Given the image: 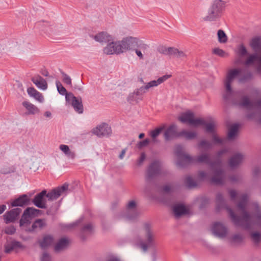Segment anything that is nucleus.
Wrapping results in <instances>:
<instances>
[{
	"instance_id": "nucleus-1",
	"label": "nucleus",
	"mask_w": 261,
	"mask_h": 261,
	"mask_svg": "<svg viewBox=\"0 0 261 261\" xmlns=\"http://www.w3.org/2000/svg\"><path fill=\"white\" fill-rule=\"evenodd\" d=\"M229 194L232 199L234 200L236 197L240 200L238 204V208L240 212L241 217L236 216L233 211L229 209V212L232 220L237 225H243L245 227H248L249 224L256 219V217L249 215L245 211V206L247 200V196L238 194L234 190H230Z\"/></svg>"
},
{
	"instance_id": "nucleus-2",
	"label": "nucleus",
	"mask_w": 261,
	"mask_h": 261,
	"mask_svg": "<svg viewBox=\"0 0 261 261\" xmlns=\"http://www.w3.org/2000/svg\"><path fill=\"white\" fill-rule=\"evenodd\" d=\"M155 235L150 225L145 224L134 236L132 242L137 247L146 251L148 248L154 246Z\"/></svg>"
},
{
	"instance_id": "nucleus-3",
	"label": "nucleus",
	"mask_w": 261,
	"mask_h": 261,
	"mask_svg": "<svg viewBox=\"0 0 261 261\" xmlns=\"http://www.w3.org/2000/svg\"><path fill=\"white\" fill-rule=\"evenodd\" d=\"M109 49H146L150 47L146 40L133 36L123 37L122 40L115 39L107 44Z\"/></svg>"
},
{
	"instance_id": "nucleus-4",
	"label": "nucleus",
	"mask_w": 261,
	"mask_h": 261,
	"mask_svg": "<svg viewBox=\"0 0 261 261\" xmlns=\"http://www.w3.org/2000/svg\"><path fill=\"white\" fill-rule=\"evenodd\" d=\"M211 166V174L204 171L199 173L198 177L201 180L210 179L213 183L222 184L224 181L225 176L220 162L213 163Z\"/></svg>"
},
{
	"instance_id": "nucleus-5",
	"label": "nucleus",
	"mask_w": 261,
	"mask_h": 261,
	"mask_svg": "<svg viewBox=\"0 0 261 261\" xmlns=\"http://www.w3.org/2000/svg\"><path fill=\"white\" fill-rule=\"evenodd\" d=\"M226 2L223 0H214L209 7L203 19L206 21H215L222 15L226 7Z\"/></svg>"
},
{
	"instance_id": "nucleus-6",
	"label": "nucleus",
	"mask_w": 261,
	"mask_h": 261,
	"mask_svg": "<svg viewBox=\"0 0 261 261\" xmlns=\"http://www.w3.org/2000/svg\"><path fill=\"white\" fill-rule=\"evenodd\" d=\"M253 54H250L247 50H237V61L243 63L246 65H254L258 66L259 69L261 68V50H256Z\"/></svg>"
},
{
	"instance_id": "nucleus-7",
	"label": "nucleus",
	"mask_w": 261,
	"mask_h": 261,
	"mask_svg": "<svg viewBox=\"0 0 261 261\" xmlns=\"http://www.w3.org/2000/svg\"><path fill=\"white\" fill-rule=\"evenodd\" d=\"M244 74V71L241 69H233L230 70L226 75L224 81L225 91L224 97L225 99L230 98L233 95V91L232 89V84L237 78H240Z\"/></svg>"
},
{
	"instance_id": "nucleus-8",
	"label": "nucleus",
	"mask_w": 261,
	"mask_h": 261,
	"mask_svg": "<svg viewBox=\"0 0 261 261\" xmlns=\"http://www.w3.org/2000/svg\"><path fill=\"white\" fill-rule=\"evenodd\" d=\"M178 120L182 123H187L194 126L204 124V119L195 118L194 114L190 111L181 113L178 117Z\"/></svg>"
},
{
	"instance_id": "nucleus-9",
	"label": "nucleus",
	"mask_w": 261,
	"mask_h": 261,
	"mask_svg": "<svg viewBox=\"0 0 261 261\" xmlns=\"http://www.w3.org/2000/svg\"><path fill=\"white\" fill-rule=\"evenodd\" d=\"M92 133L98 137H109L112 134V130L108 124L102 123L93 128Z\"/></svg>"
},
{
	"instance_id": "nucleus-10",
	"label": "nucleus",
	"mask_w": 261,
	"mask_h": 261,
	"mask_svg": "<svg viewBox=\"0 0 261 261\" xmlns=\"http://www.w3.org/2000/svg\"><path fill=\"white\" fill-rule=\"evenodd\" d=\"M66 101L71 103L76 112L79 114L83 113V107L81 98H77L70 93L66 95Z\"/></svg>"
},
{
	"instance_id": "nucleus-11",
	"label": "nucleus",
	"mask_w": 261,
	"mask_h": 261,
	"mask_svg": "<svg viewBox=\"0 0 261 261\" xmlns=\"http://www.w3.org/2000/svg\"><path fill=\"white\" fill-rule=\"evenodd\" d=\"M161 170V164L159 161L152 162L148 167L146 173V178L151 179L158 175Z\"/></svg>"
},
{
	"instance_id": "nucleus-12",
	"label": "nucleus",
	"mask_w": 261,
	"mask_h": 261,
	"mask_svg": "<svg viewBox=\"0 0 261 261\" xmlns=\"http://www.w3.org/2000/svg\"><path fill=\"white\" fill-rule=\"evenodd\" d=\"M90 37L96 42L102 44L106 42H108V44L110 42L115 40L111 35L105 31L100 32L94 35H90Z\"/></svg>"
},
{
	"instance_id": "nucleus-13",
	"label": "nucleus",
	"mask_w": 261,
	"mask_h": 261,
	"mask_svg": "<svg viewBox=\"0 0 261 261\" xmlns=\"http://www.w3.org/2000/svg\"><path fill=\"white\" fill-rule=\"evenodd\" d=\"M204 125L206 132L212 133L213 135V140L216 144H222L225 141V139H221L218 137L217 135L215 133L216 123L214 121H212L207 124H206L204 121Z\"/></svg>"
},
{
	"instance_id": "nucleus-14",
	"label": "nucleus",
	"mask_w": 261,
	"mask_h": 261,
	"mask_svg": "<svg viewBox=\"0 0 261 261\" xmlns=\"http://www.w3.org/2000/svg\"><path fill=\"white\" fill-rule=\"evenodd\" d=\"M212 230L215 236L219 238L225 237L227 233V228L223 223L220 222L215 223L213 225Z\"/></svg>"
},
{
	"instance_id": "nucleus-15",
	"label": "nucleus",
	"mask_w": 261,
	"mask_h": 261,
	"mask_svg": "<svg viewBox=\"0 0 261 261\" xmlns=\"http://www.w3.org/2000/svg\"><path fill=\"white\" fill-rule=\"evenodd\" d=\"M21 211L20 208H15L7 212L3 216L6 223L13 222L17 220Z\"/></svg>"
},
{
	"instance_id": "nucleus-16",
	"label": "nucleus",
	"mask_w": 261,
	"mask_h": 261,
	"mask_svg": "<svg viewBox=\"0 0 261 261\" xmlns=\"http://www.w3.org/2000/svg\"><path fill=\"white\" fill-rule=\"evenodd\" d=\"M68 190V185H64L61 187H59L50 191L47 194L46 193V197L49 200H53L57 199L60 196L64 194Z\"/></svg>"
},
{
	"instance_id": "nucleus-17",
	"label": "nucleus",
	"mask_w": 261,
	"mask_h": 261,
	"mask_svg": "<svg viewBox=\"0 0 261 261\" xmlns=\"http://www.w3.org/2000/svg\"><path fill=\"white\" fill-rule=\"evenodd\" d=\"M25 246L20 242L18 241H12L8 243L5 245V251L6 253H9L12 251L18 252L24 249Z\"/></svg>"
},
{
	"instance_id": "nucleus-18",
	"label": "nucleus",
	"mask_w": 261,
	"mask_h": 261,
	"mask_svg": "<svg viewBox=\"0 0 261 261\" xmlns=\"http://www.w3.org/2000/svg\"><path fill=\"white\" fill-rule=\"evenodd\" d=\"M176 154L178 159L179 160L177 163L178 166H182L185 163L192 162V159L182 150L180 146L177 147Z\"/></svg>"
},
{
	"instance_id": "nucleus-19",
	"label": "nucleus",
	"mask_w": 261,
	"mask_h": 261,
	"mask_svg": "<svg viewBox=\"0 0 261 261\" xmlns=\"http://www.w3.org/2000/svg\"><path fill=\"white\" fill-rule=\"evenodd\" d=\"M239 105L249 110H252L261 107V101L253 102L250 101L247 97H243Z\"/></svg>"
},
{
	"instance_id": "nucleus-20",
	"label": "nucleus",
	"mask_w": 261,
	"mask_h": 261,
	"mask_svg": "<svg viewBox=\"0 0 261 261\" xmlns=\"http://www.w3.org/2000/svg\"><path fill=\"white\" fill-rule=\"evenodd\" d=\"M136 203L135 201L132 200L128 203L126 208L127 214L125 216L126 218L128 220H133L137 216L136 212Z\"/></svg>"
},
{
	"instance_id": "nucleus-21",
	"label": "nucleus",
	"mask_w": 261,
	"mask_h": 261,
	"mask_svg": "<svg viewBox=\"0 0 261 261\" xmlns=\"http://www.w3.org/2000/svg\"><path fill=\"white\" fill-rule=\"evenodd\" d=\"M31 80L36 87L40 90L44 91L48 88L46 80L39 75L34 76Z\"/></svg>"
},
{
	"instance_id": "nucleus-22",
	"label": "nucleus",
	"mask_w": 261,
	"mask_h": 261,
	"mask_svg": "<svg viewBox=\"0 0 261 261\" xmlns=\"http://www.w3.org/2000/svg\"><path fill=\"white\" fill-rule=\"evenodd\" d=\"M172 76L171 74H166L163 75L162 77H159L156 80H153L149 82H148L145 84V88L147 90V91L151 88H153L154 87H157L159 85L164 83L165 81L169 79Z\"/></svg>"
},
{
	"instance_id": "nucleus-23",
	"label": "nucleus",
	"mask_w": 261,
	"mask_h": 261,
	"mask_svg": "<svg viewBox=\"0 0 261 261\" xmlns=\"http://www.w3.org/2000/svg\"><path fill=\"white\" fill-rule=\"evenodd\" d=\"M46 191L43 190L35 197L33 202L38 207L41 208L45 207L46 201L44 197L46 196Z\"/></svg>"
},
{
	"instance_id": "nucleus-24",
	"label": "nucleus",
	"mask_w": 261,
	"mask_h": 261,
	"mask_svg": "<svg viewBox=\"0 0 261 261\" xmlns=\"http://www.w3.org/2000/svg\"><path fill=\"white\" fill-rule=\"evenodd\" d=\"M27 92L30 97L34 98L39 103H43L45 99L43 95L37 91L34 87H29L27 89Z\"/></svg>"
},
{
	"instance_id": "nucleus-25",
	"label": "nucleus",
	"mask_w": 261,
	"mask_h": 261,
	"mask_svg": "<svg viewBox=\"0 0 261 261\" xmlns=\"http://www.w3.org/2000/svg\"><path fill=\"white\" fill-rule=\"evenodd\" d=\"M69 243V240L67 238H62L55 244L54 247L55 251L57 252H60L64 250L67 248Z\"/></svg>"
},
{
	"instance_id": "nucleus-26",
	"label": "nucleus",
	"mask_w": 261,
	"mask_h": 261,
	"mask_svg": "<svg viewBox=\"0 0 261 261\" xmlns=\"http://www.w3.org/2000/svg\"><path fill=\"white\" fill-rule=\"evenodd\" d=\"M248 46L252 49H261V35L251 37L248 41Z\"/></svg>"
},
{
	"instance_id": "nucleus-27",
	"label": "nucleus",
	"mask_w": 261,
	"mask_h": 261,
	"mask_svg": "<svg viewBox=\"0 0 261 261\" xmlns=\"http://www.w3.org/2000/svg\"><path fill=\"white\" fill-rule=\"evenodd\" d=\"M30 201V197L25 194L20 196L18 198L13 200L11 202L12 206H22L27 205Z\"/></svg>"
},
{
	"instance_id": "nucleus-28",
	"label": "nucleus",
	"mask_w": 261,
	"mask_h": 261,
	"mask_svg": "<svg viewBox=\"0 0 261 261\" xmlns=\"http://www.w3.org/2000/svg\"><path fill=\"white\" fill-rule=\"evenodd\" d=\"M22 106L27 110L28 115H35L39 113V109L37 107L28 101H24L22 103Z\"/></svg>"
},
{
	"instance_id": "nucleus-29",
	"label": "nucleus",
	"mask_w": 261,
	"mask_h": 261,
	"mask_svg": "<svg viewBox=\"0 0 261 261\" xmlns=\"http://www.w3.org/2000/svg\"><path fill=\"white\" fill-rule=\"evenodd\" d=\"M162 53L170 58H182L186 56L182 50H163Z\"/></svg>"
},
{
	"instance_id": "nucleus-30",
	"label": "nucleus",
	"mask_w": 261,
	"mask_h": 261,
	"mask_svg": "<svg viewBox=\"0 0 261 261\" xmlns=\"http://www.w3.org/2000/svg\"><path fill=\"white\" fill-rule=\"evenodd\" d=\"M173 211L176 217H179L188 213V208L181 204H175L173 206Z\"/></svg>"
},
{
	"instance_id": "nucleus-31",
	"label": "nucleus",
	"mask_w": 261,
	"mask_h": 261,
	"mask_svg": "<svg viewBox=\"0 0 261 261\" xmlns=\"http://www.w3.org/2000/svg\"><path fill=\"white\" fill-rule=\"evenodd\" d=\"M244 156L241 153H236L232 156L229 161V166L234 168L238 166L243 160Z\"/></svg>"
},
{
	"instance_id": "nucleus-32",
	"label": "nucleus",
	"mask_w": 261,
	"mask_h": 261,
	"mask_svg": "<svg viewBox=\"0 0 261 261\" xmlns=\"http://www.w3.org/2000/svg\"><path fill=\"white\" fill-rule=\"evenodd\" d=\"M176 136V126L174 124L170 125L165 132L166 140H170Z\"/></svg>"
},
{
	"instance_id": "nucleus-33",
	"label": "nucleus",
	"mask_w": 261,
	"mask_h": 261,
	"mask_svg": "<svg viewBox=\"0 0 261 261\" xmlns=\"http://www.w3.org/2000/svg\"><path fill=\"white\" fill-rule=\"evenodd\" d=\"M54 238L52 236L46 235L43 237V239L39 241L40 246L42 248H45L53 244Z\"/></svg>"
},
{
	"instance_id": "nucleus-34",
	"label": "nucleus",
	"mask_w": 261,
	"mask_h": 261,
	"mask_svg": "<svg viewBox=\"0 0 261 261\" xmlns=\"http://www.w3.org/2000/svg\"><path fill=\"white\" fill-rule=\"evenodd\" d=\"M59 148L67 157L71 159L75 158V153L70 149L68 145L61 144L60 145Z\"/></svg>"
},
{
	"instance_id": "nucleus-35",
	"label": "nucleus",
	"mask_w": 261,
	"mask_h": 261,
	"mask_svg": "<svg viewBox=\"0 0 261 261\" xmlns=\"http://www.w3.org/2000/svg\"><path fill=\"white\" fill-rule=\"evenodd\" d=\"M93 226L91 223H88L84 226L81 232V237L84 238L86 235L89 234L93 231Z\"/></svg>"
},
{
	"instance_id": "nucleus-36",
	"label": "nucleus",
	"mask_w": 261,
	"mask_h": 261,
	"mask_svg": "<svg viewBox=\"0 0 261 261\" xmlns=\"http://www.w3.org/2000/svg\"><path fill=\"white\" fill-rule=\"evenodd\" d=\"M218 41L221 44H225L228 41V37L222 30H219L217 33Z\"/></svg>"
},
{
	"instance_id": "nucleus-37",
	"label": "nucleus",
	"mask_w": 261,
	"mask_h": 261,
	"mask_svg": "<svg viewBox=\"0 0 261 261\" xmlns=\"http://www.w3.org/2000/svg\"><path fill=\"white\" fill-rule=\"evenodd\" d=\"M239 125L237 124L232 125L228 130V138L229 139H233L237 134Z\"/></svg>"
},
{
	"instance_id": "nucleus-38",
	"label": "nucleus",
	"mask_w": 261,
	"mask_h": 261,
	"mask_svg": "<svg viewBox=\"0 0 261 261\" xmlns=\"http://www.w3.org/2000/svg\"><path fill=\"white\" fill-rule=\"evenodd\" d=\"M32 217L29 215V214L25 210L24 211V213L20 220V226H22L25 224L30 223V221L32 220Z\"/></svg>"
},
{
	"instance_id": "nucleus-39",
	"label": "nucleus",
	"mask_w": 261,
	"mask_h": 261,
	"mask_svg": "<svg viewBox=\"0 0 261 261\" xmlns=\"http://www.w3.org/2000/svg\"><path fill=\"white\" fill-rule=\"evenodd\" d=\"M179 135L183 136L187 139H192L196 137L197 133L194 131L182 130L179 133Z\"/></svg>"
},
{
	"instance_id": "nucleus-40",
	"label": "nucleus",
	"mask_w": 261,
	"mask_h": 261,
	"mask_svg": "<svg viewBox=\"0 0 261 261\" xmlns=\"http://www.w3.org/2000/svg\"><path fill=\"white\" fill-rule=\"evenodd\" d=\"M165 128V126L163 125L159 127L155 128L154 130L150 132V136L152 139L153 142L156 141V138L160 135L161 132Z\"/></svg>"
},
{
	"instance_id": "nucleus-41",
	"label": "nucleus",
	"mask_w": 261,
	"mask_h": 261,
	"mask_svg": "<svg viewBox=\"0 0 261 261\" xmlns=\"http://www.w3.org/2000/svg\"><path fill=\"white\" fill-rule=\"evenodd\" d=\"M210 156L206 153H203L197 156L196 161L199 163H205L210 164Z\"/></svg>"
},
{
	"instance_id": "nucleus-42",
	"label": "nucleus",
	"mask_w": 261,
	"mask_h": 261,
	"mask_svg": "<svg viewBox=\"0 0 261 261\" xmlns=\"http://www.w3.org/2000/svg\"><path fill=\"white\" fill-rule=\"evenodd\" d=\"M56 85L58 91L60 94L65 95L66 96V95L69 94L67 93L66 89L62 86L61 83L59 81H57L56 82Z\"/></svg>"
},
{
	"instance_id": "nucleus-43",
	"label": "nucleus",
	"mask_w": 261,
	"mask_h": 261,
	"mask_svg": "<svg viewBox=\"0 0 261 261\" xmlns=\"http://www.w3.org/2000/svg\"><path fill=\"white\" fill-rule=\"evenodd\" d=\"M26 211L29 214V215L32 217V218L38 216L40 213V210L33 207H28L26 209Z\"/></svg>"
},
{
	"instance_id": "nucleus-44",
	"label": "nucleus",
	"mask_w": 261,
	"mask_h": 261,
	"mask_svg": "<svg viewBox=\"0 0 261 261\" xmlns=\"http://www.w3.org/2000/svg\"><path fill=\"white\" fill-rule=\"evenodd\" d=\"M45 223L43 220L39 219L36 220L32 225V229H40L42 228Z\"/></svg>"
},
{
	"instance_id": "nucleus-45",
	"label": "nucleus",
	"mask_w": 261,
	"mask_h": 261,
	"mask_svg": "<svg viewBox=\"0 0 261 261\" xmlns=\"http://www.w3.org/2000/svg\"><path fill=\"white\" fill-rule=\"evenodd\" d=\"M212 147V144L206 141H201L199 144V147L201 149L207 150L210 149Z\"/></svg>"
},
{
	"instance_id": "nucleus-46",
	"label": "nucleus",
	"mask_w": 261,
	"mask_h": 261,
	"mask_svg": "<svg viewBox=\"0 0 261 261\" xmlns=\"http://www.w3.org/2000/svg\"><path fill=\"white\" fill-rule=\"evenodd\" d=\"M212 54L219 57H226L228 56V54L224 50H212Z\"/></svg>"
},
{
	"instance_id": "nucleus-47",
	"label": "nucleus",
	"mask_w": 261,
	"mask_h": 261,
	"mask_svg": "<svg viewBox=\"0 0 261 261\" xmlns=\"http://www.w3.org/2000/svg\"><path fill=\"white\" fill-rule=\"evenodd\" d=\"M243 240L242 236L240 233L234 234L231 238V242L234 244L239 243Z\"/></svg>"
},
{
	"instance_id": "nucleus-48",
	"label": "nucleus",
	"mask_w": 261,
	"mask_h": 261,
	"mask_svg": "<svg viewBox=\"0 0 261 261\" xmlns=\"http://www.w3.org/2000/svg\"><path fill=\"white\" fill-rule=\"evenodd\" d=\"M147 91V90L145 88V86H142L137 89L133 93L134 96H138L142 95Z\"/></svg>"
},
{
	"instance_id": "nucleus-49",
	"label": "nucleus",
	"mask_w": 261,
	"mask_h": 261,
	"mask_svg": "<svg viewBox=\"0 0 261 261\" xmlns=\"http://www.w3.org/2000/svg\"><path fill=\"white\" fill-rule=\"evenodd\" d=\"M62 75L63 82L66 85L71 86L72 82L71 77L64 72H62Z\"/></svg>"
},
{
	"instance_id": "nucleus-50",
	"label": "nucleus",
	"mask_w": 261,
	"mask_h": 261,
	"mask_svg": "<svg viewBox=\"0 0 261 261\" xmlns=\"http://www.w3.org/2000/svg\"><path fill=\"white\" fill-rule=\"evenodd\" d=\"M186 184L189 188L194 187L196 186V182L190 176H188L186 178Z\"/></svg>"
},
{
	"instance_id": "nucleus-51",
	"label": "nucleus",
	"mask_w": 261,
	"mask_h": 261,
	"mask_svg": "<svg viewBox=\"0 0 261 261\" xmlns=\"http://www.w3.org/2000/svg\"><path fill=\"white\" fill-rule=\"evenodd\" d=\"M251 238L255 243H258L261 240V233L254 232L251 234Z\"/></svg>"
},
{
	"instance_id": "nucleus-52",
	"label": "nucleus",
	"mask_w": 261,
	"mask_h": 261,
	"mask_svg": "<svg viewBox=\"0 0 261 261\" xmlns=\"http://www.w3.org/2000/svg\"><path fill=\"white\" fill-rule=\"evenodd\" d=\"M14 168L12 167H2L0 169V172L3 174H9L12 172Z\"/></svg>"
},
{
	"instance_id": "nucleus-53",
	"label": "nucleus",
	"mask_w": 261,
	"mask_h": 261,
	"mask_svg": "<svg viewBox=\"0 0 261 261\" xmlns=\"http://www.w3.org/2000/svg\"><path fill=\"white\" fill-rule=\"evenodd\" d=\"M104 54L111 55H119L123 53L122 50H104Z\"/></svg>"
},
{
	"instance_id": "nucleus-54",
	"label": "nucleus",
	"mask_w": 261,
	"mask_h": 261,
	"mask_svg": "<svg viewBox=\"0 0 261 261\" xmlns=\"http://www.w3.org/2000/svg\"><path fill=\"white\" fill-rule=\"evenodd\" d=\"M16 231V229L13 226H10L6 228L5 232L8 234H13Z\"/></svg>"
},
{
	"instance_id": "nucleus-55",
	"label": "nucleus",
	"mask_w": 261,
	"mask_h": 261,
	"mask_svg": "<svg viewBox=\"0 0 261 261\" xmlns=\"http://www.w3.org/2000/svg\"><path fill=\"white\" fill-rule=\"evenodd\" d=\"M42 31L47 36H51L52 35H57V33L54 32L52 28L43 29Z\"/></svg>"
},
{
	"instance_id": "nucleus-56",
	"label": "nucleus",
	"mask_w": 261,
	"mask_h": 261,
	"mask_svg": "<svg viewBox=\"0 0 261 261\" xmlns=\"http://www.w3.org/2000/svg\"><path fill=\"white\" fill-rule=\"evenodd\" d=\"M8 47L9 48H17L22 47V46H21L20 44H18V42L17 41H12L10 43L9 46Z\"/></svg>"
},
{
	"instance_id": "nucleus-57",
	"label": "nucleus",
	"mask_w": 261,
	"mask_h": 261,
	"mask_svg": "<svg viewBox=\"0 0 261 261\" xmlns=\"http://www.w3.org/2000/svg\"><path fill=\"white\" fill-rule=\"evenodd\" d=\"M41 261H51L50 255L46 253H44L41 257Z\"/></svg>"
},
{
	"instance_id": "nucleus-58",
	"label": "nucleus",
	"mask_w": 261,
	"mask_h": 261,
	"mask_svg": "<svg viewBox=\"0 0 261 261\" xmlns=\"http://www.w3.org/2000/svg\"><path fill=\"white\" fill-rule=\"evenodd\" d=\"M173 189V187L171 185H167L164 187L163 190L166 193H168L172 191Z\"/></svg>"
},
{
	"instance_id": "nucleus-59",
	"label": "nucleus",
	"mask_w": 261,
	"mask_h": 261,
	"mask_svg": "<svg viewBox=\"0 0 261 261\" xmlns=\"http://www.w3.org/2000/svg\"><path fill=\"white\" fill-rule=\"evenodd\" d=\"M149 143V140L148 139H145L144 140L141 141L138 144V147L139 148H141L143 146H145L147 145Z\"/></svg>"
},
{
	"instance_id": "nucleus-60",
	"label": "nucleus",
	"mask_w": 261,
	"mask_h": 261,
	"mask_svg": "<svg viewBox=\"0 0 261 261\" xmlns=\"http://www.w3.org/2000/svg\"><path fill=\"white\" fill-rule=\"evenodd\" d=\"M146 158L145 154L144 153H142L140 158L138 160V164L141 165L143 162L145 160Z\"/></svg>"
},
{
	"instance_id": "nucleus-61",
	"label": "nucleus",
	"mask_w": 261,
	"mask_h": 261,
	"mask_svg": "<svg viewBox=\"0 0 261 261\" xmlns=\"http://www.w3.org/2000/svg\"><path fill=\"white\" fill-rule=\"evenodd\" d=\"M38 24L40 26H43V25H44L46 27L51 26L50 23L49 22L44 21H43L42 22H41V21L39 22Z\"/></svg>"
},
{
	"instance_id": "nucleus-62",
	"label": "nucleus",
	"mask_w": 261,
	"mask_h": 261,
	"mask_svg": "<svg viewBox=\"0 0 261 261\" xmlns=\"http://www.w3.org/2000/svg\"><path fill=\"white\" fill-rule=\"evenodd\" d=\"M126 149H123L121 151L120 154H119V156L120 159L122 160V159H123V158H124V155H125V154L126 153Z\"/></svg>"
},
{
	"instance_id": "nucleus-63",
	"label": "nucleus",
	"mask_w": 261,
	"mask_h": 261,
	"mask_svg": "<svg viewBox=\"0 0 261 261\" xmlns=\"http://www.w3.org/2000/svg\"><path fill=\"white\" fill-rule=\"evenodd\" d=\"M44 117H45L46 118H51V113L49 111H46L44 112Z\"/></svg>"
},
{
	"instance_id": "nucleus-64",
	"label": "nucleus",
	"mask_w": 261,
	"mask_h": 261,
	"mask_svg": "<svg viewBox=\"0 0 261 261\" xmlns=\"http://www.w3.org/2000/svg\"><path fill=\"white\" fill-rule=\"evenodd\" d=\"M135 51L136 54L137 56L140 58L142 59L143 57V55L140 50H134Z\"/></svg>"
}]
</instances>
